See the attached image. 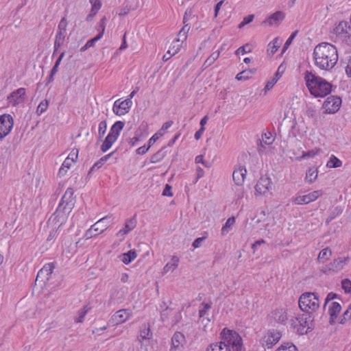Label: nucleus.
I'll return each instance as SVG.
<instances>
[{
  "label": "nucleus",
  "instance_id": "nucleus-1",
  "mask_svg": "<svg viewBox=\"0 0 351 351\" xmlns=\"http://www.w3.org/2000/svg\"><path fill=\"white\" fill-rule=\"evenodd\" d=\"M315 64L322 70L330 71L338 61L337 48L329 43L318 44L313 51Z\"/></svg>",
  "mask_w": 351,
  "mask_h": 351
},
{
  "label": "nucleus",
  "instance_id": "nucleus-2",
  "mask_svg": "<svg viewBox=\"0 0 351 351\" xmlns=\"http://www.w3.org/2000/svg\"><path fill=\"white\" fill-rule=\"evenodd\" d=\"M221 341L210 344L206 351H245L241 337L236 331L223 328Z\"/></svg>",
  "mask_w": 351,
  "mask_h": 351
},
{
  "label": "nucleus",
  "instance_id": "nucleus-3",
  "mask_svg": "<svg viewBox=\"0 0 351 351\" xmlns=\"http://www.w3.org/2000/svg\"><path fill=\"white\" fill-rule=\"evenodd\" d=\"M304 78L310 93L315 97H324L331 92V84L315 73L306 71Z\"/></svg>",
  "mask_w": 351,
  "mask_h": 351
},
{
  "label": "nucleus",
  "instance_id": "nucleus-4",
  "mask_svg": "<svg viewBox=\"0 0 351 351\" xmlns=\"http://www.w3.org/2000/svg\"><path fill=\"white\" fill-rule=\"evenodd\" d=\"M300 308L303 312H306L311 315L316 311L319 307V301L317 295L313 292H306L302 293L298 301Z\"/></svg>",
  "mask_w": 351,
  "mask_h": 351
},
{
  "label": "nucleus",
  "instance_id": "nucleus-5",
  "mask_svg": "<svg viewBox=\"0 0 351 351\" xmlns=\"http://www.w3.org/2000/svg\"><path fill=\"white\" fill-rule=\"evenodd\" d=\"M313 317L309 314H302L291 320V326L299 335L306 334L313 328Z\"/></svg>",
  "mask_w": 351,
  "mask_h": 351
},
{
  "label": "nucleus",
  "instance_id": "nucleus-6",
  "mask_svg": "<svg viewBox=\"0 0 351 351\" xmlns=\"http://www.w3.org/2000/svg\"><path fill=\"white\" fill-rule=\"evenodd\" d=\"M123 127L124 123L121 121H118L112 125L108 134L101 145V150L102 152H107L112 147L113 143L117 141Z\"/></svg>",
  "mask_w": 351,
  "mask_h": 351
},
{
  "label": "nucleus",
  "instance_id": "nucleus-7",
  "mask_svg": "<svg viewBox=\"0 0 351 351\" xmlns=\"http://www.w3.org/2000/svg\"><path fill=\"white\" fill-rule=\"evenodd\" d=\"M68 23L66 19L63 17L58 26V31L56 35V39L54 42V51L53 56H54L58 49L64 43L66 36V27Z\"/></svg>",
  "mask_w": 351,
  "mask_h": 351
},
{
  "label": "nucleus",
  "instance_id": "nucleus-8",
  "mask_svg": "<svg viewBox=\"0 0 351 351\" xmlns=\"http://www.w3.org/2000/svg\"><path fill=\"white\" fill-rule=\"evenodd\" d=\"M14 126L13 117L8 114L0 115V141L7 136Z\"/></svg>",
  "mask_w": 351,
  "mask_h": 351
},
{
  "label": "nucleus",
  "instance_id": "nucleus-9",
  "mask_svg": "<svg viewBox=\"0 0 351 351\" xmlns=\"http://www.w3.org/2000/svg\"><path fill=\"white\" fill-rule=\"evenodd\" d=\"M334 32L342 40L351 43V26L348 22H339L334 29Z\"/></svg>",
  "mask_w": 351,
  "mask_h": 351
},
{
  "label": "nucleus",
  "instance_id": "nucleus-10",
  "mask_svg": "<svg viewBox=\"0 0 351 351\" xmlns=\"http://www.w3.org/2000/svg\"><path fill=\"white\" fill-rule=\"evenodd\" d=\"M281 338V333L275 330H269L262 338L261 343L263 347L271 348Z\"/></svg>",
  "mask_w": 351,
  "mask_h": 351
},
{
  "label": "nucleus",
  "instance_id": "nucleus-11",
  "mask_svg": "<svg viewBox=\"0 0 351 351\" xmlns=\"http://www.w3.org/2000/svg\"><path fill=\"white\" fill-rule=\"evenodd\" d=\"M341 104V99L337 96H330L324 101L323 106L326 112L333 114L337 112Z\"/></svg>",
  "mask_w": 351,
  "mask_h": 351
},
{
  "label": "nucleus",
  "instance_id": "nucleus-12",
  "mask_svg": "<svg viewBox=\"0 0 351 351\" xmlns=\"http://www.w3.org/2000/svg\"><path fill=\"white\" fill-rule=\"evenodd\" d=\"M323 195V191H314L307 195L297 196L293 199V202L295 204L302 205L307 204L316 200L319 197Z\"/></svg>",
  "mask_w": 351,
  "mask_h": 351
},
{
  "label": "nucleus",
  "instance_id": "nucleus-13",
  "mask_svg": "<svg viewBox=\"0 0 351 351\" xmlns=\"http://www.w3.org/2000/svg\"><path fill=\"white\" fill-rule=\"evenodd\" d=\"M25 88H19L10 94V95L8 97V101L12 106H16L25 101Z\"/></svg>",
  "mask_w": 351,
  "mask_h": 351
},
{
  "label": "nucleus",
  "instance_id": "nucleus-14",
  "mask_svg": "<svg viewBox=\"0 0 351 351\" xmlns=\"http://www.w3.org/2000/svg\"><path fill=\"white\" fill-rule=\"evenodd\" d=\"M271 188V179L268 177H261L255 186L256 195H267Z\"/></svg>",
  "mask_w": 351,
  "mask_h": 351
},
{
  "label": "nucleus",
  "instance_id": "nucleus-15",
  "mask_svg": "<svg viewBox=\"0 0 351 351\" xmlns=\"http://www.w3.org/2000/svg\"><path fill=\"white\" fill-rule=\"evenodd\" d=\"M132 313L129 309H121L117 311L110 319V322L113 325H118L126 322L131 316Z\"/></svg>",
  "mask_w": 351,
  "mask_h": 351
},
{
  "label": "nucleus",
  "instance_id": "nucleus-16",
  "mask_svg": "<svg viewBox=\"0 0 351 351\" xmlns=\"http://www.w3.org/2000/svg\"><path fill=\"white\" fill-rule=\"evenodd\" d=\"M54 268L55 265L53 263H49L45 265L43 267L38 271L36 281H40L44 283L49 281Z\"/></svg>",
  "mask_w": 351,
  "mask_h": 351
},
{
  "label": "nucleus",
  "instance_id": "nucleus-17",
  "mask_svg": "<svg viewBox=\"0 0 351 351\" xmlns=\"http://www.w3.org/2000/svg\"><path fill=\"white\" fill-rule=\"evenodd\" d=\"M73 194V189L68 188L61 199L58 208L62 207L63 210H65L66 208H68V209H71L73 206L74 201Z\"/></svg>",
  "mask_w": 351,
  "mask_h": 351
},
{
  "label": "nucleus",
  "instance_id": "nucleus-18",
  "mask_svg": "<svg viewBox=\"0 0 351 351\" xmlns=\"http://www.w3.org/2000/svg\"><path fill=\"white\" fill-rule=\"evenodd\" d=\"M137 224L136 215L125 221L124 227L121 228L117 234L116 236L121 238V240L124 239L125 236L134 230Z\"/></svg>",
  "mask_w": 351,
  "mask_h": 351
},
{
  "label": "nucleus",
  "instance_id": "nucleus-19",
  "mask_svg": "<svg viewBox=\"0 0 351 351\" xmlns=\"http://www.w3.org/2000/svg\"><path fill=\"white\" fill-rule=\"evenodd\" d=\"M109 218H110V216H106V217L99 219L95 224L91 226V227L85 232L84 238L86 239H90L93 238V237H95L97 234H99L98 226H100L101 223H104L105 221L108 220Z\"/></svg>",
  "mask_w": 351,
  "mask_h": 351
},
{
  "label": "nucleus",
  "instance_id": "nucleus-20",
  "mask_svg": "<svg viewBox=\"0 0 351 351\" xmlns=\"http://www.w3.org/2000/svg\"><path fill=\"white\" fill-rule=\"evenodd\" d=\"M246 174L247 170L243 167H239L238 169H234L232 173V178L234 183L238 186L242 185L245 180Z\"/></svg>",
  "mask_w": 351,
  "mask_h": 351
},
{
  "label": "nucleus",
  "instance_id": "nucleus-21",
  "mask_svg": "<svg viewBox=\"0 0 351 351\" xmlns=\"http://www.w3.org/2000/svg\"><path fill=\"white\" fill-rule=\"evenodd\" d=\"M272 318L278 323L285 324L288 319L287 310L284 308H278L272 312Z\"/></svg>",
  "mask_w": 351,
  "mask_h": 351
},
{
  "label": "nucleus",
  "instance_id": "nucleus-22",
  "mask_svg": "<svg viewBox=\"0 0 351 351\" xmlns=\"http://www.w3.org/2000/svg\"><path fill=\"white\" fill-rule=\"evenodd\" d=\"M160 319L163 323H169L170 318L172 317L173 308L169 307L166 302H162L160 305Z\"/></svg>",
  "mask_w": 351,
  "mask_h": 351
},
{
  "label": "nucleus",
  "instance_id": "nucleus-23",
  "mask_svg": "<svg viewBox=\"0 0 351 351\" xmlns=\"http://www.w3.org/2000/svg\"><path fill=\"white\" fill-rule=\"evenodd\" d=\"M346 258H339L335 259L328 265L327 269L324 270V272L326 273L327 271L337 272L343 269V266L346 265Z\"/></svg>",
  "mask_w": 351,
  "mask_h": 351
},
{
  "label": "nucleus",
  "instance_id": "nucleus-24",
  "mask_svg": "<svg viewBox=\"0 0 351 351\" xmlns=\"http://www.w3.org/2000/svg\"><path fill=\"white\" fill-rule=\"evenodd\" d=\"M285 13L282 11H277L269 16L264 23H268L269 25H278L280 23L285 19Z\"/></svg>",
  "mask_w": 351,
  "mask_h": 351
},
{
  "label": "nucleus",
  "instance_id": "nucleus-25",
  "mask_svg": "<svg viewBox=\"0 0 351 351\" xmlns=\"http://www.w3.org/2000/svg\"><path fill=\"white\" fill-rule=\"evenodd\" d=\"M341 305L338 302H332L331 306H330L328 310V313L330 315L329 322L330 324H334L335 323V319L337 317L338 313L341 311Z\"/></svg>",
  "mask_w": 351,
  "mask_h": 351
},
{
  "label": "nucleus",
  "instance_id": "nucleus-26",
  "mask_svg": "<svg viewBox=\"0 0 351 351\" xmlns=\"http://www.w3.org/2000/svg\"><path fill=\"white\" fill-rule=\"evenodd\" d=\"M184 341L185 337L184 335L180 332H176L171 338L172 348L175 350H178L183 346Z\"/></svg>",
  "mask_w": 351,
  "mask_h": 351
},
{
  "label": "nucleus",
  "instance_id": "nucleus-27",
  "mask_svg": "<svg viewBox=\"0 0 351 351\" xmlns=\"http://www.w3.org/2000/svg\"><path fill=\"white\" fill-rule=\"evenodd\" d=\"M132 106V101L130 99H126L119 104V112L116 114L119 116L124 115L128 113Z\"/></svg>",
  "mask_w": 351,
  "mask_h": 351
},
{
  "label": "nucleus",
  "instance_id": "nucleus-28",
  "mask_svg": "<svg viewBox=\"0 0 351 351\" xmlns=\"http://www.w3.org/2000/svg\"><path fill=\"white\" fill-rule=\"evenodd\" d=\"M152 337L149 326L143 324L140 331V335L138 337V340L140 343H143L145 340H149Z\"/></svg>",
  "mask_w": 351,
  "mask_h": 351
},
{
  "label": "nucleus",
  "instance_id": "nucleus-29",
  "mask_svg": "<svg viewBox=\"0 0 351 351\" xmlns=\"http://www.w3.org/2000/svg\"><path fill=\"white\" fill-rule=\"evenodd\" d=\"M221 50L222 47L220 49L217 50L210 54V56L205 60L202 65L204 69H206V68L211 66L219 58Z\"/></svg>",
  "mask_w": 351,
  "mask_h": 351
},
{
  "label": "nucleus",
  "instance_id": "nucleus-30",
  "mask_svg": "<svg viewBox=\"0 0 351 351\" xmlns=\"http://www.w3.org/2000/svg\"><path fill=\"white\" fill-rule=\"evenodd\" d=\"M179 258L176 256H173L171 261L167 263L163 267V273L167 274L169 271H173L178 266Z\"/></svg>",
  "mask_w": 351,
  "mask_h": 351
},
{
  "label": "nucleus",
  "instance_id": "nucleus-31",
  "mask_svg": "<svg viewBox=\"0 0 351 351\" xmlns=\"http://www.w3.org/2000/svg\"><path fill=\"white\" fill-rule=\"evenodd\" d=\"M282 44V40L279 38H274L271 43H269L267 46V53L268 54L272 56L274 55L277 50L279 49Z\"/></svg>",
  "mask_w": 351,
  "mask_h": 351
},
{
  "label": "nucleus",
  "instance_id": "nucleus-32",
  "mask_svg": "<svg viewBox=\"0 0 351 351\" xmlns=\"http://www.w3.org/2000/svg\"><path fill=\"white\" fill-rule=\"evenodd\" d=\"M136 257V253L134 250H130L127 253H124L122 254L121 261L125 265H128L133 260H134Z\"/></svg>",
  "mask_w": 351,
  "mask_h": 351
},
{
  "label": "nucleus",
  "instance_id": "nucleus-33",
  "mask_svg": "<svg viewBox=\"0 0 351 351\" xmlns=\"http://www.w3.org/2000/svg\"><path fill=\"white\" fill-rule=\"evenodd\" d=\"M342 166V162L335 156L332 155L326 163L328 168H338Z\"/></svg>",
  "mask_w": 351,
  "mask_h": 351
},
{
  "label": "nucleus",
  "instance_id": "nucleus-34",
  "mask_svg": "<svg viewBox=\"0 0 351 351\" xmlns=\"http://www.w3.org/2000/svg\"><path fill=\"white\" fill-rule=\"evenodd\" d=\"M190 29V27L186 24L182 28V29L179 32L178 34V38L175 39V40H179L180 43H182L184 40H186L187 34Z\"/></svg>",
  "mask_w": 351,
  "mask_h": 351
},
{
  "label": "nucleus",
  "instance_id": "nucleus-35",
  "mask_svg": "<svg viewBox=\"0 0 351 351\" xmlns=\"http://www.w3.org/2000/svg\"><path fill=\"white\" fill-rule=\"evenodd\" d=\"M234 223L235 219L234 217L228 218L221 228V234L225 235L228 233Z\"/></svg>",
  "mask_w": 351,
  "mask_h": 351
},
{
  "label": "nucleus",
  "instance_id": "nucleus-36",
  "mask_svg": "<svg viewBox=\"0 0 351 351\" xmlns=\"http://www.w3.org/2000/svg\"><path fill=\"white\" fill-rule=\"evenodd\" d=\"M165 157V152H164L163 149H161L152 156L150 162L152 163H156L161 161Z\"/></svg>",
  "mask_w": 351,
  "mask_h": 351
},
{
  "label": "nucleus",
  "instance_id": "nucleus-37",
  "mask_svg": "<svg viewBox=\"0 0 351 351\" xmlns=\"http://www.w3.org/2000/svg\"><path fill=\"white\" fill-rule=\"evenodd\" d=\"M172 317L170 318V321L168 324H171L172 325L176 324L180 322L182 319V314L181 311L176 310L173 308V313L171 314Z\"/></svg>",
  "mask_w": 351,
  "mask_h": 351
},
{
  "label": "nucleus",
  "instance_id": "nucleus-38",
  "mask_svg": "<svg viewBox=\"0 0 351 351\" xmlns=\"http://www.w3.org/2000/svg\"><path fill=\"white\" fill-rule=\"evenodd\" d=\"M89 309L90 308H88L87 306H85L82 308L80 309L77 312V317L75 318V322L82 323Z\"/></svg>",
  "mask_w": 351,
  "mask_h": 351
},
{
  "label": "nucleus",
  "instance_id": "nucleus-39",
  "mask_svg": "<svg viewBox=\"0 0 351 351\" xmlns=\"http://www.w3.org/2000/svg\"><path fill=\"white\" fill-rule=\"evenodd\" d=\"M317 170L314 169H309L306 174V180L310 183L313 182L317 178Z\"/></svg>",
  "mask_w": 351,
  "mask_h": 351
},
{
  "label": "nucleus",
  "instance_id": "nucleus-40",
  "mask_svg": "<svg viewBox=\"0 0 351 351\" xmlns=\"http://www.w3.org/2000/svg\"><path fill=\"white\" fill-rule=\"evenodd\" d=\"M332 255L330 250L328 248L323 249L318 255V260L324 262L330 258Z\"/></svg>",
  "mask_w": 351,
  "mask_h": 351
},
{
  "label": "nucleus",
  "instance_id": "nucleus-41",
  "mask_svg": "<svg viewBox=\"0 0 351 351\" xmlns=\"http://www.w3.org/2000/svg\"><path fill=\"white\" fill-rule=\"evenodd\" d=\"M182 47V43H179V40H173V42L171 44V47L169 48V51H171V54L175 56L176 53L179 52Z\"/></svg>",
  "mask_w": 351,
  "mask_h": 351
},
{
  "label": "nucleus",
  "instance_id": "nucleus-42",
  "mask_svg": "<svg viewBox=\"0 0 351 351\" xmlns=\"http://www.w3.org/2000/svg\"><path fill=\"white\" fill-rule=\"evenodd\" d=\"M49 103L47 100L42 101L37 107L36 112L38 115L45 112L48 108Z\"/></svg>",
  "mask_w": 351,
  "mask_h": 351
},
{
  "label": "nucleus",
  "instance_id": "nucleus-43",
  "mask_svg": "<svg viewBox=\"0 0 351 351\" xmlns=\"http://www.w3.org/2000/svg\"><path fill=\"white\" fill-rule=\"evenodd\" d=\"M319 152V149L317 151L311 150L306 152H303L302 155L301 156H299L296 158L298 160H302L303 159H306L308 158H313L315 156H316Z\"/></svg>",
  "mask_w": 351,
  "mask_h": 351
},
{
  "label": "nucleus",
  "instance_id": "nucleus-44",
  "mask_svg": "<svg viewBox=\"0 0 351 351\" xmlns=\"http://www.w3.org/2000/svg\"><path fill=\"white\" fill-rule=\"evenodd\" d=\"M276 351H298L297 348L293 343H287L281 345Z\"/></svg>",
  "mask_w": 351,
  "mask_h": 351
},
{
  "label": "nucleus",
  "instance_id": "nucleus-45",
  "mask_svg": "<svg viewBox=\"0 0 351 351\" xmlns=\"http://www.w3.org/2000/svg\"><path fill=\"white\" fill-rule=\"evenodd\" d=\"M341 287L346 293H351V281L349 279L343 280Z\"/></svg>",
  "mask_w": 351,
  "mask_h": 351
},
{
  "label": "nucleus",
  "instance_id": "nucleus-46",
  "mask_svg": "<svg viewBox=\"0 0 351 351\" xmlns=\"http://www.w3.org/2000/svg\"><path fill=\"white\" fill-rule=\"evenodd\" d=\"M92 5V10L94 13H97L101 7V3L99 0H89Z\"/></svg>",
  "mask_w": 351,
  "mask_h": 351
},
{
  "label": "nucleus",
  "instance_id": "nucleus-47",
  "mask_svg": "<svg viewBox=\"0 0 351 351\" xmlns=\"http://www.w3.org/2000/svg\"><path fill=\"white\" fill-rule=\"evenodd\" d=\"M107 128V124L105 121H101L99 124V130H98V134L99 137L101 138L104 134L106 133Z\"/></svg>",
  "mask_w": 351,
  "mask_h": 351
},
{
  "label": "nucleus",
  "instance_id": "nucleus-48",
  "mask_svg": "<svg viewBox=\"0 0 351 351\" xmlns=\"http://www.w3.org/2000/svg\"><path fill=\"white\" fill-rule=\"evenodd\" d=\"M297 33H298V31L293 32L291 34V35L289 36V38L287 40L286 43H285V45L283 46L282 53L285 52L288 49L289 45L291 44L293 40L295 37Z\"/></svg>",
  "mask_w": 351,
  "mask_h": 351
},
{
  "label": "nucleus",
  "instance_id": "nucleus-49",
  "mask_svg": "<svg viewBox=\"0 0 351 351\" xmlns=\"http://www.w3.org/2000/svg\"><path fill=\"white\" fill-rule=\"evenodd\" d=\"M254 18V14H250L243 18V21L239 25V28H242L245 25L249 24L251 23Z\"/></svg>",
  "mask_w": 351,
  "mask_h": 351
},
{
  "label": "nucleus",
  "instance_id": "nucleus-50",
  "mask_svg": "<svg viewBox=\"0 0 351 351\" xmlns=\"http://www.w3.org/2000/svg\"><path fill=\"white\" fill-rule=\"evenodd\" d=\"M202 305L203 306V308L199 311V315L200 318L203 317L206 314L207 311L211 308L210 304L208 303H202Z\"/></svg>",
  "mask_w": 351,
  "mask_h": 351
},
{
  "label": "nucleus",
  "instance_id": "nucleus-51",
  "mask_svg": "<svg viewBox=\"0 0 351 351\" xmlns=\"http://www.w3.org/2000/svg\"><path fill=\"white\" fill-rule=\"evenodd\" d=\"M105 164V162L100 158L98 161H97L93 167L90 168L88 173H91L92 172L96 171L97 169H99L101 168Z\"/></svg>",
  "mask_w": 351,
  "mask_h": 351
},
{
  "label": "nucleus",
  "instance_id": "nucleus-52",
  "mask_svg": "<svg viewBox=\"0 0 351 351\" xmlns=\"http://www.w3.org/2000/svg\"><path fill=\"white\" fill-rule=\"evenodd\" d=\"M262 140L265 144L268 145H271L274 141V138L270 133L263 135Z\"/></svg>",
  "mask_w": 351,
  "mask_h": 351
},
{
  "label": "nucleus",
  "instance_id": "nucleus-53",
  "mask_svg": "<svg viewBox=\"0 0 351 351\" xmlns=\"http://www.w3.org/2000/svg\"><path fill=\"white\" fill-rule=\"evenodd\" d=\"M107 21V19L106 16H104L100 22H99V27L100 29V32L98 34H101V37L103 36L104 34V31H105V28H106V23Z\"/></svg>",
  "mask_w": 351,
  "mask_h": 351
},
{
  "label": "nucleus",
  "instance_id": "nucleus-54",
  "mask_svg": "<svg viewBox=\"0 0 351 351\" xmlns=\"http://www.w3.org/2000/svg\"><path fill=\"white\" fill-rule=\"evenodd\" d=\"M78 157V149H73L68 156V158L70 159L73 162H75Z\"/></svg>",
  "mask_w": 351,
  "mask_h": 351
},
{
  "label": "nucleus",
  "instance_id": "nucleus-55",
  "mask_svg": "<svg viewBox=\"0 0 351 351\" xmlns=\"http://www.w3.org/2000/svg\"><path fill=\"white\" fill-rule=\"evenodd\" d=\"M248 78H249V72H247L246 71L240 72L236 75V79L237 80H245Z\"/></svg>",
  "mask_w": 351,
  "mask_h": 351
},
{
  "label": "nucleus",
  "instance_id": "nucleus-56",
  "mask_svg": "<svg viewBox=\"0 0 351 351\" xmlns=\"http://www.w3.org/2000/svg\"><path fill=\"white\" fill-rule=\"evenodd\" d=\"M277 79L272 78L271 80H269L265 85V93H267L268 90H269L271 88H273V86L275 85V84L277 82Z\"/></svg>",
  "mask_w": 351,
  "mask_h": 351
},
{
  "label": "nucleus",
  "instance_id": "nucleus-57",
  "mask_svg": "<svg viewBox=\"0 0 351 351\" xmlns=\"http://www.w3.org/2000/svg\"><path fill=\"white\" fill-rule=\"evenodd\" d=\"M351 318V311L346 310L340 320L341 324H344L346 321L349 320Z\"/></svg>",
  "mask_w": 351,
  "mask_h": 351
},
{
  "label": "nucleus",
  "instance_id": "nucleus-58",
  "mask_svg": "<svg viewBox=\"0 0 351 351\" xmlns=\"http://www.w3.org/2000/svg\"><path fill=\"white\" fill-rule=\"evenodd\" d=\"M101 38V34H98L97 36H95V38L89 40L87 41V43H86L87 45V46L90 48V47H92L94 46L95 43L98 41L99 40H100Z\"/></svg>",
  "mask_w": 351,
  "mask_h": 351
},
{
  "label": "nucleus",
  "instance_id": "nucleus-59",
  "mask_svg": "<svg viewBox=\"0 0 351 351\" xmlns=\"http://www.w3.org/2000/svg\"><path fill=\"white\" fill-rule=\"evenodd\" d=\"M337 297V295L336 293H332V292L329 293L327 295V296H326V298L325 299V302H324V308H326L327 304L330 301H331V300H334L335 298H336Z\"/></svg>",
  "mask_w": 351,
  "mask_h": 351
},
{
  "label": "nucleus",
  "instance_id": "nucleus-60",
  "mask_svg": "<svg viewBox=\"0 0 351 351\" xmlns=\"http://www.w3.org/2000/svg\"><path fill=\"white\" fill-rule=\"evenodd\" d=\"M206 239V237H199V238H197L196 239H195V241L193 242L192 243V246L194 247V248H197V247H199L202 245V243L203 241H204Z\"/></svg>",
  "mask_w": 351,
  "mask_h": 351
},
{
  "label": "nucleus",
  "instance_id": "nucleus-61",
  "mask_svg": "<svg viewBox=\"0 0 351 351\" xmlns=\"http://www.w3.org/2000/svg\"><path fill=\"white\" fill-rule=\"evenodd\" d=\"M150 147V145H148V146L143 145L136 149V153L138 154L143 155L149 149Z\"/></svg>",
  "mask_w": 351,
  "mask_h": 351
},
{
  "label": "nucleus",
  "instance_id": "nucleus-62",
  "mask_svg": "<svg viewBox=\"0 0 351 351\" xmlns=\"http://www.w3.org/2000/svg\"><path fill=\"white\" fill-rule=\"evenodd\" d=\"M106 221L107 220H106L104 223H101L100 226H98L99 234L104 232L110 226V222H106Z\"/></svg>",
  "mask_w": 351,
  "mask_h": 351
},
{
  "label": "nucleus",
  "instance_id": "nucleus-63",
  "mask_svg": "<svg viewBox=\"0 0 351 351\" xmlns=\"http://www.w3.org/2000/svg\"><path fill=\"white\" fill-rule=\"evenodd\" d=\"M161 137V134L155 133L148 141V145H150V147L160 138Z\"/></svg>",
  "mask_w": 351,
  "mask_h": 351
},
{
  "label": "nucleus",
  "instance_id": "nucleus-64",
  "mask_svg": "<svg viewBox=\"0 0 351 351\" xmlns=\"http://www.w3.org/2000/svg\"><path fill=\"white\" fill-rule=\"evenodd\" d=\"M346 73L348 77H351V56L348 59L347 65L346 66Z\"/></svg>",
  "mask_w": 351,
  "mask_h": 351
}]
</instances>
